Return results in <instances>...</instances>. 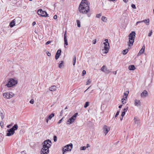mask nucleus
I'll return each mask as SVG.
<instances>
[{"label":"nucleus","instance_id":"nucleus-28","mask_svg":"<svg viewBox=\"0 0 154 154\" xmlns=\"http://www.w3.org/2000/svg\"><path fill=\"white\" fill-rule=\"evenodd\" d=\"M128 51V49H125L123 51V54L124 55L126 54Z\"/></svg>","mask_w":154,"mask_h":154},{"label":"nucleus","instance_id":"nucleus-47","mask_svg":"<svg viewBox=\"0 0 154 154\" xmlns=\"http://www.w3.org/2000/svg\"><path fill=\"white\" fill-rule=\"evenodd\" d=\"M0 125L2 128L3 127V123L2 122H1L0 123Z\"/></svg>","mask_w":154,"mask_h":154},{"label":"nucleus","instance_id":"nucleus-23","mask_svg":"<svg viewBox=\"0 0 154 154\" xmlns=\"http://www.w3.org/2000/svg\"><path fill=\"white\" fill-rule=\"evenodd\" d=\"M129 93V91H126L124 93V95L123 96V98L125 99H127L128 95Z\"/></svg>","mask_w":154,"mask_h":154},{"label":"nucleus","instance_id":"nucleus-5","mask_svg":"<svg viewBox=\"0 0 154 154\" xmlns=\"http://www.w3.org/2000/svg\"><path fill=\"white\" fill-rule=\"evenodd\" d=\"M104 49H103L102 51L103 53L106 54L108 52L109 49V48L108 42H104Z\"/></svg>","mask_w":154,"mask_h":154},{"label":"nucleus","instance_id":"nucleus-63","mask_svg":"<svg viewBox=\"0 0 154 154\" xmlns=\"http://www.w3.org/2000/svg\"><path fill=\"white\" fill-rule=\"evenodd\" d=\"M140 123V122H139V121L138 120V122H137V123H136V124H139Z\"/></svg>","mask_w":154,"mask_h":154},{"label":"nucleus","instance_id":"nucleus-42","mask_svg":"<svg viewBox=\"0 0 154 154\" xmlns=\"http://www.w3.org/2000/svg\"><path fill=\"white\" fill-rule=\"evenodd\" d=\"M63 119V118H62L61 119H60L57 122L58 124H59L61 123L62 122V121Z\"/></svg>","mask_w":154,"mask_h":154},{"label":"nucleus","instance_id":"nucleus-52","mask_svg":"<svg viewBox=\"0 0 154 154\" xmlns=\"http://www.w3.org/2000/svg\"><path fill=\"white\" fill-rule=\"evenodd\" d=\"M11 126H12L11 125V124H10V125H7V127L8 128H10L11 127Z\"/></svg>","mask_w":154,"mask_h":154},{"label":"nucleus","instance_id":"nucleus-36","mask_svg":"<svg viewBox=\"0 0 154 154\" xmlns=\"http://www.w3.org/2000/svg\"><path fill=\"white\" fill-rule=\"evenodd\" d=\"M128 106H127L126 107V108H125L123 109V112H125H125H126L128 110Z\"/></svg>","mask_w":154,"mask_h":154},{"label":"nucleus","instance_id":"nucleus-48","mask_svg":"<svg viewBox=\"0 0 154 154\" xmlns=\"http://www.w3.org/2000/svg\"><path fill=\"white\" fill-rule=\"evenodd\" d=\"M96 39H95L93 41V44H95L96 42Z\"/></svg>","mask_w":154,"mask_h":154},{"label":"nucleus","instance_id":"nucleus-50","mask_svg":"<svg viewBox=\"0 0 154 154\" xmlns=\"http://www.w3.org/2000/svg\"><path fill=\"white\" fill-rule=\"evenodd\" d=\"M54 19H56L57 18V15H54L53 17Z\"/></svg>","mask_w":154,"mask_h":154},{"label":"nucleus","instance_id":"nucleus-53","mask_svg":"<svg viewBox=\"0 0 154 154\" xmlns=\"http://www.w3.org/2000/svg\"><path fill=\"white\" fill-rule=\"evenodd\" d=\"M47 54L48 56H51V54L50 53L48 52V53H47Z\"/></svg>","mask_w":154,"mask_h":154},{"label":"nucleus","instance_id":"nucleus-4","mask_svg":"<svg viewBox=\"0 0 154 154\" xmlns=\"http://www.w3.org/2000/svg\"><path fill=\"white\" fill-rule=\"evenodd\" d=\"M17 83V81L16 80L13 79H11L6 85L9 88L14 85Z\"/></svg>","mask_w":154,"mask_h":154},{"label":"nucleus","instance_id":"nucleus-10","mask_svg":"<svg viewBox=\"0 0 154 154\" xmlns=\"http://www.w3.org/2000/svg\"><path fill=\"white\" fill-rule=\"evenodd\" d=\"M100 69L102 71L107 73H109L111 72V71L108 69L105 66H103L101 67Z\"/></svg>","mask_w":154,"mask_h":154},{"label":"nucleus","instance_id":"nucleus-41","mask_svg":"<svg viewBox=\"0 0 154 154\" xmlns=\"http://www.w3.org/2000/svg\"><path fill=\"white\" fill-rule=\"evenodd\" d=\"M152 30H151L149 33L148 35V36H149V37H150L151 36L152 34Z\"/></svg>","mask_w":154,"mask_h":154},{"label":"nucleus","instance_id":"nucleus-49","mask_svg":"<svg viewBox=\"0 0 154 154\" xmlns=\"http://www.w3.org/2000/svg\"><path fill=\"white\" fill-rule=\"evenodd\" d=\"M125 112H122V114H121V116H122V117H123V116H124V115H125Z\"/></svg>","mask_w":154,"mask_h":154},{"label":"nucleus","instance_id":"nucleus-54","mask_svg":"<svg viewBox=\"0 0 154 154\" xmlns=\"http://www.w3.org/2000/svg\"><path fill=\"white\" fill-rule=\"evenodd\" d=\"M35 24H36L35 22V21H34L32 23V25L34 26Z\"/></svg>","mask_w":154,"mask_h":154},{"label":"nucleus","instance_id":"nucleus-33","mask_svg":"<svg viewBox=\"0 0 154 154\" xmlns=\"http://www.w3.org/2000/svg\"><path fill=\"white\" fill-rule=\"evenodd\" d=\"M53 139H54V142H56L57 141V137L56 135H54V136Z\"/></svg>","mask_w":154,"mask_h":154},{"label":"nucleus","instance_id":"nucleus-64","mask_svg":"<svg viewBox=\"0 0 154 154\" xmlns=\"http://www.w3.org/2000/svg\"><path fill=\"white\" fill-rule=\"evenodd\" d=\"M23 8L24 9H25V8H26V6H23Z\"/></svg>","mask_w":154,"mask_h":154},{"label":"nucleus","instance_id":"nucleus-25","mask_svg":"<svg viewBox=\"0 0 154 154\" xmlns=\"http://www.w3.org/2000/svg\"><path fill=\"white\" fill-rule=\"evenodd\" d=\"M63 61H61L59 62V68H61L62 66H63Z\"/></svg>","mask_w":154,"mask_h":154},{"label":"nucleus","instance_id":"nucleus-60","mask_svg":"<svg viewBox=\"0 0 154 154\" xmlns=\"http://www.w3.org/2000/svg\"><path fill=\"white\" fill-rule=\"evenodd\" d=\"M73 65L74 66L75 65L76 61H73Z\"/></svg>","mask_w":154,"mask_h":154},{"label":"nucleus","instance_id":"nucleus-8","mask_svg":"<svg viewBox=\"0 0 154 154\" xmlns=\"http://www.w3.org/2000/svg\"><path fill=\"white\" fill-rule=\"evenodd\" d=\"M110 129V127L107 126L106 125H104L103 126V132L105 134V135L107 134L108 132L109 131Z\"/></svg>","mask_w":154,"mask_h":154},{"label":"nucleus","instance_id":"nucleus-17","mask_svg":"<svg viewBox=\"0 0 154 154\" xmlns=\"http://www.w3.org/2000/svg\"><path fill=\"white\" fill-rule=\"evenodd\" d=\"M145 47L144 45H143L141 50L137 54L138 56L140 55L142 53L144 52L145 50Z\"/></svg>","mask_w":154,"mask_h":154},{"label":"nucleus","instance_id":"nucleus-27","mask_svg":"<svg viewBox=\"0 0 154 154\" xmlns=\"http://www.w3.org/2000/svg\"><path fill=\"white\" fill-rule=\"evenodd\" d=\"M89 103L88 102H86L85 103L84 105V107L85 108L87 107L89 105Z\"/></svg>","mask_w":154,"mask_h":154},{"label":"nucleus","instance_id":"nucleus-31","mask_svg":"<svg viewBox=\"0 0 154 154\" xmlns=\"http://www.w3.org/2000/svg\"><path fill=\"white\" fill-rule=\"evenodd\" d=\"M87 147L85 146H83L80 147V150H85L86 149Z\"/></svg>","mask_w":154,"mask_h":154},{"label":"nucleus","instance_id":"nucleus-37","mask_svg":"<svg viewBox=\"0 0 154 154\" xmlns=\"http://www.w3.org/2000/svg\"><path fill=\"white\" fill-rule=\"evenodd\" d=\"M0 115L1 116V119H3L4 118V115L2 113H0Z\"/></svg>","mask_w":154,"mask_h":154},{"label":"nucleus","instance_id":"nucleus-18","mask_svg":"<svg viewBox=\"0 0 154 154\" xmlns=\"http://www.w3.org/2000/svg\"><path fill=\"white\" fill-rule=\"evenodd\" d=\"M57 89V87L56 86L53 85L49 88V90L51 91H55Z\"/></svg>","mask_w":154,"mask_h":154},{"label":"nucleus","instance_id":"nucleus-11","mask_svg":"<svg viewBox=\"0 0 154 154\" xmlns=\"http://www.w3.org/2000/svg\"><path fill=\"white\" fill-rule=\"evenodd\" d=\"M72 144L70 143L69 144L67 145L66 146H65L64 148L66 149L67 151H70L72 149Z\"/></svg>","mask_w":154,"mask_h":154},{"label":"nucleus","instance_id":"nucleus-19","mask_svg":"<svg viewBox=\"0 0 154 154\" xmlns=\"http://www.w3.org/2000/svg\"><path fill=\"white\" fill-rule=\"evenodd\" d=\"M77 115L78 113H75L74 115H73L71 118H70L71 120L72 121V122H73L75 119L76 116Z\"/></svg>","mask_w":154,"mask_h":154},{"label":"nucleus","instance_id":"nucleus-38","mask_svg":"<svg viewBox=\"0 0 154 154\" xmlns=\"http://www.w3.org/2000/svg\"><path fill=\"white\" fill-rule=\"evenodd\" d=\"M119 112H120V111L119 110H118L115 116V117H116L117 116H118V115H119Z\"/></svg>","mask_w":154,"mask_h":154},{"label":"nucleus","instance_id":"nucleus-21","mask_svg":"<svg viewBox=\"0 0 154 154\" xmlns=\"http://www.w3.org/2000/svg\"><path fill=\"white\" fill-rule=\"evenodd\" d=\"M128 68L130 70H133L135 69V67L134 65H129Z\"/></svg>","mask_w":154,"mask_h":154},{"label":"nucleus","instance_id":"nucleus-2","mask_svg":"<svg viewBox=\"0 0 154 154\" xmlns=\"http://www.w3.org/2000/svg\"><path fill=\"white\" fill-rule=\"evenodd\" d=\"M51 142L50 140H45L42 143L43 147L41 154H48L49 152V148L51 145Z\"/></svg>","mask_w":154,"mask_h":154},{"label":"nucleus","instance_id":"nucleus-20","mask_svg":"<svg viewBox=\"0 0 154 154\" xmlns=\"http://www.w3.org/2000/svg\"><path fill=\"white\" fill-rule=\"evenodd\" d=\"M67 36H66V33L64 34V44L65 45H68V42H67Z\"/></svg>","mask_w":154,"mask_h":154},{"label":"nucleus","instance_id":"nucleus-26","mask_svg":"<svg viewBox=\"0 0 154 154\" xmlns=\"http://www.w3.org/2000/svg\"><path fill=\"white\" fill-rule=\"evenodd\" d=\"M101 20L102 21L105 22H106L107 20L106 18L104 16H102V17Z\"/></svg>","mask_w":154,"mask_h":154},{"label":"nucleus","instance_id":"nucleus-43","mask_svg":"<svg viewBox=\"0 0 154 154\" xmlns=\"http://www.w3.org/2000/svg\"><path fill=\"white\" fill-rule=\"evenodd\" d=\"M134 122H135V123H137V122H138V120H137V117H134Z\"/></svg>","mask_w":154,"mask_h":154},{"label":"nucleus","instance_id":"nucleus-16","mask_svg":"<svg viewBox=\"0 0 154 154\" xmlns=\"http://www.w3.org/2000/svg\"><path fill=\"white\" fill-rule=\"evenodd\" d=\"M17 19V18H15L10 23V26L11 27H12L15 25V21Z\"/></svg>","mask_w":154,"mask_h":154},{"label":"nucleus","instance_id":"nucleus-34","mask_svg":"<svg viewBox=\"0 0 154 154\" xmlns=\"http://www.w3.org/2000/svg\"><path fill=\"white\" fill-rule=\"evenodd\" d=\"M67 122H69V123H68V124L69 125L72 123V121L71 120L70 118L68 120Z\"/></svg>","mask_w":154,"mask_h":154},{"label":"nucleus","instance_id":"nucleus-7","mask_svg":"<svg viewBox=\"0 0 154 154\" xmlns=\"http://www.w3.org/2000/svg\"><path fill=\"white\" fill-rule=\"evenodd\" d=\"M14 94L11 92L10 93H5L3 94V96L4 98L9 99L12 97Z\"/></svg>","mask_w":154,"mask_h":154},{"label":"nucleus","instance_id":"nucleus-29","mask_svg":"<svg viewBox=\"0 0 154 154\" xmlns=\"http://www.w3.org/2000/svg\"><path fill=\"white\" fill-rule=\"evenodd\" d=\"M76 22L77 24V26L79 27H80L81 26L80 22L79 20H77Z\"/></svg>","mask_w":154,"mask_h":154},{"label":"nucleus","instance_id":"nucleus-57","mask_svg":"<svg viewBox=\"0 0 154 154\" xmlns=\"http://www.w3.org/2000/svg\"><path fill=\"white\" fill-rule=\"evenodd\" d=\"M87 0H82V1L81 2H88L87 1Z\"/></svg>","mask_w":154,"mask_h":154},{"label":"nucleus","instance_id":"nucleus-51","mask_svg":"<svg viewBox=\"0 0 154 154\" xmlns=\"http://www.w3.org/2000/svg\"><path fill=\"white\" fill-rule=\"evenodd\" d=\"M76 58L75 56L73 58V61H76Z\"/></svg>","mask_w":154,"mask_h":154},{"label":"nucleus","instance_id":"nucleus-61","mask_svg":"<svg viewBox=\"0 0 154 154\" xmlns=\"http://www.w3.org/2000/svg\"><path fill=\"white\" fill-rule=\"evenodd\" d=\"M105 41L106 42H108V40L107 39H106L105 40Z\"/></svg>","mask_w":154,"mask_h":154},{"label":"nucleus","instance_id":"nucleus-40","mask_svg":"<svg viewBox=\"0 0 154 154\" xmlns=\"http://www.w3.org/2000/svg\"><path fill=\"white\" fill-rule=\"evenodd\" d=\"M86 74V72L85 70H83L82 72V75L84 76Z\"/></svg>","mask_w":154,"mask_h":154},{"label":"nucleus","instance_id":"nucleus-58","mask_svg":"<svg viewBox=\"0 0 154 154\" xmlns=\"http://www.w3.org/2000/svg\"><path fill=\"white\" fill-rule=\"evenodd\" d=\"M122 105H119V107L120 108H121L122 107Z\"/></svg>","mask_w":154,"mask_h":154},{"label":"nucleus","instance_id":"nucleus-56","mask_svg":"<svg viewBox=\"0 0 154 154\" xmlns=\"http://www.w3.org/2000/svg\"><path fill=\"white\" fill-rule=\"evenodd\" d=\"M90 145L89 144H87V145H86V147H87V148H88V147H90Z\"/></svg>","mask_w":154,"mask_h":154},{"label":"nucleus","instance_id":"nucleus-32","mask_svg":"<svg viewBox=\"0 0 154 154\" xmlns=\"http://www.w3.org/2000/svg\"><path fill=\"white\" fill-rule=\"evenodd\" d=\"M91 82V81L90 79H88L86 82V85H88L90 84Z\"/></svg>","mask_w":154,"mask_h":154},{"label":"nucleus","instance_id":"nucleus-15","mask_svg":"<svg viewBox=\"0 0 154 154\" xmlns=\"http://www.w3.org/2000/svg\"><path fill=\"white\" fill-rule=\"evenodd\" d=\"M61 51L60 49H59L57 50L55 56V58L56 60H57L59 58L61 54Z\"/></svg>","mask_w":154,"mask_h":154},{"label":"nucleus","instance_id":"nucleus-9","mask_svg":"<svg viewBox=\"0 0 154 154\" xmlns=\"http://www.w3.org/2000/svg\"><path fill=\"white\" fill-rule=\"evenodd\" d=\"M7 133L6 136H10L13 135L15 131L12 130L11 129H8L7 131Z\"/></svg>","mask_w":154,"mask_h":154},{"label":"nucleus","instance_id":"nucleus-62","mask_svg":"<svg viewBox=\"0 0 154 154\" xmlns=\"http://www.w3.org/2000/svg\"><path fill=\"white\" fill-rule=\"evenodd\" d=\"M114 74L115 75H116V73H117V72L116 71H115V72H113Z\"/></svg>","mask_w":154,"mask_h":154},{"label":"nucleus","instance_id":"nucleus-59","mask_svg":"<svg viewBox=\"0 0 154 154\" xmlns=\"http://www.w3.org/2000/svg\"><path fill=\"white\" fill-rule=\"evenodd\" d=\"M49 120V119L48 118H47V119H46V122L47 123H48V121Z\"/></svg>","mask_w":154,"mask_h":154},{"label":"nucleus","instance_id":"nucleus-22","mask_svg":"<svg viewBox=\"0 0 154 154\" xmlns=\"http://www.w3.org/2000/svg\"><path fill=\"white\" fill-rule=\"evenodd\" d=\"M18 125L17 124H15L14 125V126L11 128L12 130H14V131H15V130H16L18 129Z\"/></svg>","mask_w":154,"mask_h":154},{"label":"nucleus","instance_id":"nucleus-13","mask_svg":"<svg viewBox=\"0 0 154 154\" xmlns=\"http://www.w3.org/2000/svg\"><path fill=\"white\" fill-rule=\"evenodd\" d=\"M134 105L135 106H138L141 105V103L140 100L135 99L134 100Z\"/></svg>","mask_w":154,"mask_h":154},{"label":"nucleus","instance_id":"nucleus-1","mask_svg":"<svg viewBox=\"0 0 154 154\" xmlns=\"http://www.w3.org/2000/svg\"><path fill=\"white\" fill-rule=\"evenodd\" d=\"M90 3L88 2H81L79 7V10L80 13L86 14L90 11Z\"/></svg>","mask_w":154,"mask_h":154},{"label":"nucleus","instance_id":"nucleus-55","mask_svg":"<svg viewBox=\"0 0 154 154\" xmlns=\"http://www.w3.org/2000/svg\"><path fill=\"white\" fill-rule=\"evenodd\" d=\"M123 1L125 3H126L128 1V0H123Z\"/></svg>","mask_w":154,"mask_h":154},{"label":"nucleus","instance_id":"nucleus-3","mask_svg":"<svg viewBox=\"0 0 154 154\" xmlns=\"http://www.w3.org/2000/svg\"><path fill=\"white\" fill-rule=\"evenodd\" d=\"M135 32L134 31L132 32L129 35V42L128 43V45L129 46H132L133 45V43L135 38Z\"/></svg>","mask_w":154,"mask_h":154},{"label":"nucleus","instance_id":"nucleus-24","mask_svg":"<svg viewBox=\"0 0 154 154\" xmlns=\"http://www.w3.org/2000/svg\"><path fill=\"white\" fill-rule=\"evenodd\" d=\"M54 116V114L52 113L51 114L49 115L47 118L49 120H51V119Z\"/></svg>","mask_w":154,"mask_h":154},{"label":"nucleus","instance_id":"nucleus-12","mask_svg":"<svg viewBox=\"0 0 154 154\" xmlns=\"http://www.w3.org/2000/svg\"><path fill=\"white\" fill-rule=\"evenodd\" d=\"M148 95L147 91L146 90H144L141 94L140 96L142 98H145Z\"/></svg>","mask_w":154,"mask_h":154},{"label":"nucleus","instance_id":"nucleus-44","mask_svg":"<svg viewBox=\"0 0 154 154\" xmlns=\"http://www.w3.org/2000/svg\"><path fill=\"white\" fill-rule=\"evenodd\" d=\"M31 104H33L34 103V100L33 99L31 100L29 102Z\"/></svg>","mask_w":154,"mask_h":154},{"label":"nucleus","instance_id":"nucleus-30","mask_svg":"<svg viewBox=\"0 0 154 154\" xmlns=\"http://www.w3.org/2000/svg\"><path fill=\"white\" fill-rule=\"evenodd\" d=\"M126 99L125 98H122V102L123 104H125L126 103Z\"/></svg>","mask_w":154,"mask_h":154},{"label":"nucleus","instance_id":"nucleus-46","mask_svg":"<svg viewBox=\"0 0 154 154\" xmlns=\"http://www.w3.org/2000/svg\"><path fill=\"white\" fill-rule=\"evenodd\" d=\"M51 41H49L48 42H47L46 43V45H48L51 42Z\"/></svg>","mask_w":154,"mask_h":154},{"label":"nucleus","instance_id":"nucleus-35","mask_svg":"<svg viewBox=\"0 0 154 154\" xmlns=\"http://www.w3.org/2000/svg\"><path fill=\"white\" fill-rule=\"evenodd\" d=\"M101 16V14L100 13L98 14H97L96 15V17L97 18H99Z\"/></svg>","mask_w":154,"mask_h":154},{"label":"nucleus","instance_id":"nucleus-6","mask_svg":"<svg viewBox=\"0 0 154 154\" xmlns=\"http://www.w3.org/2000/svg\"><path fill=\"white\" fill-rule=\"evenodd\" d=\"M38 14L42 17H48V15L46 11H43L42 9H39L38 11Z\"/></svg>","mask_w":154,"mask_h":154},{"label":"nucleus","instance_id":"nucleus-14","mask_svg":"<svg viewBox=\"0 0 154 154\" xmlns=\"http://www.w3.org/2000/svg\"><path fill=\"white\" fill-rule=\"evenodd\" d=\"M149 19L141 21H139L137 22L136 24L137 25L139 23H140L142 22H144L146 24V25H148L149 24Z\"/></svg>","mask_w":154,"mask_h":154},{"label":"nucleus","instance_id":"nucleus-45","mask_svg":"<svg viewBox=\"0 0 154 154\" xmlns=\"http://www.w3.org/2000/svg\"><path fill=\"white\" fill-rule=\"evenodd\" d=\"M131 7H132V8L134 9L136 8L135 5L134 4H132L131 5Z\"/></svg>","mask_w":154,"mask_h":154},{"label":"nucleus","instance_id":"nucleus-39","mask_svg":"<svg viewBox=\"0 0 154 154\" xmlns=\"http://www.w3.org/2000/svg\"><path fill=\"white\" fill-rule=\"evenodd\" d=\"M67 151V150L64 147L63 149V154H64L65 152L66 151Z\"/></svg>","mask_w":154,"mask_h":154}]
</instances>
